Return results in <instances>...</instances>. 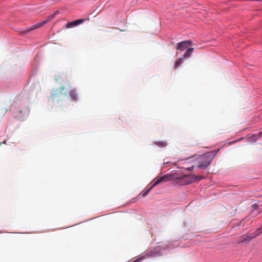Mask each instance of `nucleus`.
<instances>
[{"mask_svg":"<svg viewBox=\"0 0 262 262\" xmlns=\"http://www.w3.org/2000/svg\"><path fill=\"white\" fill-rule=\"evenodd\" d=\"M197 177H198V178L195 180V181L196 180H202L203 178V177L202 176H197Z\"/></svg>","mask_w":262,"mask_h":262,"instance_id":"nucleus-17","label":"nucleus"},{"mask_svg":"<svg viewBox=\"0 0 262 262\" xmlns=\"http://www.w3.org/2000/svg\"><path fill=\"white\" fill-rule=\"evenodd\" d=\"M154 187H152V185L148 188L147 189V190H145V191H143L141 193V194L142 195V196L143 197H144L149 192V191H150V190L154 188Z\"/></svg>","mask_w":262,"mask_h":262,"instance_id":"nucleus-15","label":"nucleus"},{"mask_svg":"<svg viewBox=\"0 0 262 262\" xmlns=\"http://www.w3.org/2000/svg\"><path fill=\"white\" fill-rule=\"evenodd\" d=\"M204 161L201 162L198 165V167L200 168H206L209 165H210L212 160V158L209 157L208 154L204 157Z\"/></svg>","mask_w":262,"mask_h":262,"instance_id":"nucleus-7","label":"nucleus"},{"mask_svg":"<svg viewBox=\"0 0 262 262\" xmlns=\"http://www.w3.org/2000/svg\"><path fill=\"white\" fill-rule=\"evenodd\" d=\"M69 95L73 101H76L78 100V94L75 90H71L69 92Z\"/></svg>","mask_w":262,"mask_h":262,"instance_id":"nucleus-10","label":"nucleus"},{"mask_svg":"<svg viewBox=\"0 0 262 262\" xmlns=\"http://www.w3.org/2000/svg\"><path fill=\"white\" fill-rule=\"evenodd\" d=\"M262 233V224L260 227L257 229L254 232V236H257Z\"/></svg>","mask_w":262,"mask_h":262,"instance_id":"nucleus-13","label":"nucleus"},{"mask_svg":"<svg viewBox=\"0 0 262 262\" xmlns=\"http://www.w3.org/2000/svg\"><path fill=\"white\" fill-rule=\"evenodd\" d=\"M192 44V41L191 40H184L179 42L177 44L176 49L181 51H184L189 46Z\"/></svg>","mask_w":262,"mask_h":262,"instance_id":"nucleus-5","label":"nucleus"},{"mask_svg":"<svg viewBox=\"0 0 262 262\" xmlns=\"http://www.w3.org/2000/svg\"><path fill=\"white\" fill-rule=\"evenodd\" d=\"M255 236H254V232L251 234V235H244L241 237V242L243 243L244 242H250L251 239L255 237Z\"/></svg>","mask_w":262,"mask_h":262,"instance_id":"nucleus-9","label":"nucleus"},{"mask_svg":"<svg viewBox=\"0 0 262 262\" xmlns=\"http://www.w3.org/2000/svg\"><path fill=\"white\" fill-rule=\"evenodd\" d=\"M183 61V58H179L175 62L174 67L175 68H178L182 63Z\"/></svg>","mask_w":262,"mask_h":262,"instance_id":"nucleus-14","label":"nucleus"},{"mask_svg":"<svg viewBox=\"0 0 262 262\" xmlns=\"http://www.w3.org/2000/svg\"><path fill=\"white\" fill-rule=\"evenodd\" d=\"M171 173L169 174H166L164 176H162L160 178H159L158 179H157L152 184V187H155V186L157 185L158 184L170 181H172Z\"/></svg>","mask_w":262,"mask_h":262,"instance_id":"nucleus-6","label":"nucleus"},{"mask_svg":"<svg viewBox=\"0 0 262 262\" xmlns=\"http://www.w3.org/2000/svg\"><path fill=\"white\" fill-rule=\"evenodd\" d=\"M37 91H33L32 89L25 90L23 96L17 99L12 108L13 113L15 117L20 119H23L27 117L30 113V110L26 104L23 103L21 99L23 98L28 99L30 98L29 95L31 93L32 96L35 97L37 95Z\"/></svg>","mask_w":262,"mask_h":262,"instance_id":"nucleus-1","label":"nucleus"},{"mask_svg":"<svg viewBox=\"0 0 262 262\" xmlns=\"http://www.w3.org/2000/svg\"><path fill=\"white\" fill-rule=\"evenodd\" d=\"M140 259L141 258L137 259L135 260L134 261H133V262H138L140 260Z\"/></svg>","mask_w":262,"mask_h":262,"instance_id":"nucleus-18","label":"nucleus"},{"mask_svg":"<svg viewBox=\"0 0 262 262\" xmlns=\"http://www.w3.org/2000/svg\"><path fill=\"white\" fill-rule=\"evenodd\" d=\"M193 168H194V166H192L187 168L186 169L189 171H191L193 169Z\"/></svg>","mask_w":262,"mask_h":262,"instance_id":"nucleus-16","label":"nucleus"},{"mask_svg":"<svg viewBox=\"0 0 262 262\" xmlns=\"http://www.w3.org/2000/svg\"><path fill=\"white\" fill-rule=\"evenodd\" d=\"M6 141H4L3 142V143L6 144ZM2 142H0V145H2Z\"/></svg>","mask_w":262,"mask_h":262,"instance_id":"nucleus-19","label":"nucleus"},{"mask_svg":"<svg viewBox=\"0 0 262 262\" xmlns=\"http://www.w3.org/2000/svg\"><path fill=\"white\" fill-rule=\"evenodd\" d=\"M154 143L160 147H165L167 145V142L164 141H156Z\"/></svg>","mask_w":262,"mask_h":262,"instance_id":"nucleus-12","label":"nucleus"},{"mask_svg":"<svg viewBox=\"0 0 262 262\" xmlns=\"http://www.w3.org/2000/svg\"><path fill=\"white\" fill-rule=\"evenodd\" d=\"M172 181L180 185L189 184L195 181L197 176L194 174H184L181 172H173L171 173Z\"/></svg>","mask_w":262,"mask_h":262,"instance_id":"nucleus-3","label":"nucleus"},{"mask_svg":"<svg viewBox=\"0 0 262 262\" xmlns=\"http://www.w3.org/2000/svg\"><path fill=\"white\" fill-rule=\"evenodd\" d=\"M193 50L194 49L192 48L188 49L184 54L183 57L185 58H188L192 54Z\"/></svg>","mask_w":262,"mask_h":262,"instance_id":"nucleus-11","label":"nucleus"},{"mask_svg":"<svg viewBox=\"0 0 262 262\" xmlns=\"http://www.w3.org/2000/svg\"><path fill=\"white\" fill-rule=\"evenodd\" d=\"M58 12V11H56L54 12L53 13L49 15L46 20L32 26L28 29L25 30V33H27L35 29L39 28L42 26L43 25L50 22L55 18V17L57 15Z\"/></svg>","mask_w":262,"mask_h":262,"instance_id":"nucleus-4","label":"nucleus"},{"mask_svg":"<svg viewBox=\"0 0 262 262\" xmlns=\"http://www.w3.org/2000/svg\"><path fill=\"white\" fill-rule=\"evenodd\" d=\"M83 22V20L81 19H77L72 22L68 23L66 25V28H71L76 27Z\"/></svg>","mask_w":262,"mask_h":262,"instance_id":"nucleus-8","label":"nucleus"},{"mask_svg":"<svg viewBox=\"0 0 262 262\" xmlns=\"http://www.w3.org/2000/svg\"><path fill=\"white\" fill-rule=\"evenodd\" d=\"M64 86L53 89L51 94V99L54 104L57 106H65L69 104V98L64 92Z\"/></svg>","mask_w":262,"mask_h":262,"instance_id":"nucleus-2","label":"nucleus"}]
</instances>
